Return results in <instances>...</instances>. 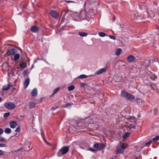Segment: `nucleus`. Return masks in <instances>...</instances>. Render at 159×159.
Listing matches in <instances>:
<instances>
[{"mask_svg":"<svg viewBox=\"0 0 159 159\" xmlns=\"http://www.w3.org/2000/svg\"><path fill=\"white\" fill-rule=\"evenodd\" d=\"M130 135V133H125L123 136V138L126 139Z\"/></svg>","mask_w":159,"mask_h":159,"instance_id":"nucleus-30","label":"nucleus"},{"mask_svg":"<svg viewBox=\"0 0 159 159\" xmlns=\"http://www.w3.org/2000/svg\"><path fill=\"white\" fill-rule=\"evenodd\" d=\"M106 69L104 68H102L96 71L95 73V74L97 75H99L102 73L106 72Z\"/></svg>","mask_w":159,"mask_h":159,"instance_id":"nucleus-15","label":"nucleus"},{"mask_svg":"<svg viewBox=\"0 0 159 159\" xmlns=\"http://www.w3.org/2000/svg\"><path fill=\"white\" fill-rule=\"evenodd\" d=\"M45 142L48 145H49L50 144V143H49L47 141H45Z\"/></svg>","mask_w":159,"mask_h":159,"instance_id":"nucleus-49","label":"nucleus"},{"mask_svg":"<svg viewBox=\"0 0 159 159\" xmlns=\"http://www.w3.org/2000/svg\"><path fill=\"white\" fill-rule=\"evenodd\" d=\"M20 127H18L15 129V131L16 132H19L20 131Z\"/></svg>","mask_w":159,"mask_h":159,"instance_id":"nucleus-36","label":"nucleus"},{"mask_svg":"<svg viewBox=\"0 0 159 159\" xmlns=\"http://www.w3.org/2000/svg\"><path fill=\"white\" fill-rule=\"evenodd\" d=\"M1 101H2V98H0V102Z\"/></svg>","mask_w":159,"mask_h":159,"instance_id":"nucleus-50","label":"nucleus"},{"mask_svg":"<svg viewBox=\"0 0 159 159\" xmlns=\"http://www.w3.org/2000/svg\"><path fill=\"white\" fill-rule=\"evenodd\" d=\"M20 67H25L26 66V63L24 62L20 63Z\"/></svg>","mask_w":159,"mask_h":159,"instance_id":"nucleus-29","label":"nucleus"},{"mask_svg":"<svg viewBox=\"0 0 159 159\" xmlns=\"http://www.w3.org/2000/svg\"><path fill=\"white\" fill-rule=\"evenodd\" d=\"M79 16H80V20H83L84 18H85V15L82 13L80 12L79 14Z\"/></svg>","mask_w":159,"mask_h":159,"instance_id":"nucleus-20","label":"nucleus"},{"mask_svg":"<svg viewBox=\"0 0 159 159\" xmlns=\"http://www.w3.org/2000/svg\"><path fill=\"white\" fill-rule=\"evenodd\" d=\"M7 146L4 143H0V147H6Z\"/></svg>","mask_w":159,"mask_h":159,"instance_id":"nucleus-38","label":"nucleus"},{"mask_svg":"<svg viewBox=\"0 0 159 159\" xmlns=\"http://www.w3.org/2000/svg\"><path fill=\"white\" fill-rule=\"evenodd\" d=\"M4 106L7 109L12 110L16 107V105L14 103L12 102H6L4 103Z\"/></svg>","mask_w":159,"mask_h":159,"instance_id":"nucleus-3","label":"nucleus"},{"mask_svg":"<svg viewBox=\"0 0 159 159\" xmlns=\"http://www.w3.org/2000/svg\"><path fill=\"white\" fill-rule=\"evenodd\" d=\"M28 72V71L26 70H25L23 72V74L24 76H25L27 75Z\"/></svg>","mask_w":159,"mask_h":159,"instance_id":"nucleus-37","label":"nucleus"},{"mask_svg":"<svg viewBox=\"0 0 159 159\" xmlns=\"http://www.w3.org/2000/svg\"><path fill=\"white\" fill-rule=\"evenodd\" d=\"M58 108V107H53L51 108V109L52 110H55Z\"/></svg>","mask_w":159,"mask_h":159,"instance_id":"nucleus-42","label":"nucleus"},{"mask_svg":"<svg viewBox=\"0 0 159 159\" xmlns=\"http://www.w3.org/2000/svg\"><path fill=\"white\" fill-rule=\"evenodd\" d=\"M35 103L34 102H31L30 103L29 107L30 109H32L35 107Z\"/></svg>","mask_w":159,"mask_h":159,"instance_id":"nucleus-19","label":"nucleus"},{"mask_svg":"<svg viewBox=\"0 0 159 159\" xmlns=\"http://www.w3.org/2000/svg\"><path fill=\"white\" fill-rule=\"evenodd\" d=\"M17 125V123L14 121H11L10 123V126L11 128H16Z\"/></svg>","mask_w":159,"mask_h":159,"instance_id":"nucleus-14","label":"nucleus"},{"mask_svg":"<svg viewBox=\"0 0 159 159\" xmlns=\"http://www.w3.org/2000/svg\"><path fill=\"white\" fill-rule=\"evenodd\" d=\"M10 115V112H7L5 113L4 114V117H6Z\"/></svg>","mask_w":159,"mask_h":159,"instance_id":"nucleus-34","label":"nucleus"},{"mask_svg":"<svg viewBox=\"0 0 159 159\" xmlns=\"http://www.w3.org/2000/svg\"><path fill=\"white\" fill-rule=\"evenodd\" d=\"M69 150V147L68 146H64L59 150L57 154V156L61 157L67 153Z\"/></svg>","mask_w":159,"mask_h":159,"instance_id":"nucleus-2","label":"nucleus"},{"mask_svg":"<svg viewBox=\"0 0 159 159\" xmlns=\"http://www.w3.org/2000/svg\"><path fill=\"white\" fill-rule=\"evenodd\" d=\"M109 37L111 39H112L114 40H115L116 39V37L115 36H112L111 35H109Z\"/></svg>","mask_w":159,"mask_h":159,"instance_id":"nucleus-39","label":"nucleus"},{"mask_svg":"<svg viewBox=\"0 0 159 159\" xmlns=\"http://www.w3.org/2000/svg\"><path fill=\"white\" fill-rule=\"evenodd\" d=\"M4 132L2 128H0V135L2 134Z\"/></svg>","mask_w":159,"mask_h":159,"instance_id":"nucleus-41","label":"nucleus"},{"mask_svg":"<svg viewBox=\"0 0 159 159\" xmlns=\"http://www.w3.org/2000/svg\"><path fill=\"white\" fill-rule=\"evenodd\" d=\"M154 114L156 115L157 113V109H155L154 111Z\"/></svg>","mask_w":159,"mask_h":159,"instance_id":"nucleus-45","label":"nucleus"},{"mask_svg":"<svg viewBox=\"0 0 159 159\" xmlns=\"http://www.w3.org/2000/svg\"><path fill=\"white\" fill-rule=\"evenodd\" d=\"M39 30V27L33 25L30 28V30L32 32H35Z\"/></svg>","mask_w":159,"mask_h":159,"instance_id":"nucleus-10","label":"nucleus"},{"mask_svg":"<svg viewBox=\"0 0 159 159\" xmlns=\"http://www.w3.org/2000/svg\"><path fill=\"white\" fill-rule=\"evenodd\" d=\"M30 80L29 78L26 79L24 81V86L25 89H26L30 84Z\"/></svg>","mask_w":159,"mask_h":159,"instance_id":"nucleus-13","label":"nucleus"},{"mask_svg":"<svg viewBox=\"0 0 159 159\" xmlns=\"http://www.w3.org/2000/svg\"><path fill=\"white\" fill-rule=\"evenodd\" d=\"M115 157L116 158V156L115 155Z\"/></svg>","mask_w":159,"mask_h":159,"instance_id":"nucleus-51","label":"nucleus"},{"mask_svg":"<svg viewBox=\"0 0 159 159\" xmlns=\"http://www.w3.org/2000/svg\"><path fill=\"white\" fill-rule=\"evenodd\" d=\"M152 142V141L151 140H150L148 142L146 143L145 144V145L146 146H148V145H150Z\"/></svg>","mask_w":159,"mask_h":159,"instance_id":"nucleus-35","label":"nucleus"},{"mask_svg":"<svg viewBox=\"0 0 159 159\" xmlns=\"http://www.w3.org/2000/svg\"><path fill=\"white\" fill-rule=\"evenodd\" d=\"M11 87V85L9 84L5 85L3 87L2 90L4 91H7L10 89Z\"/></svg>","mask_w":159,"mask_h":159,"instance_id":"nucleus-17","label":"nucleus"},{"mask_svg":"<svg viewBox=\"0 0 159 159\" xmlns=\"http://www.w3.org/2000/svg\"><path fill=\"white\" fill-rule=\"evenodd\" d=\"M140 100V98H136V100L137 101H139Z\"/></svg>","mask_w":159,"mask_h":159,"instance_id":"nucleus-48","label":"nucleus"},{"mask_svg":"<svg viewBox=\"0 0 159 159\" xmlns=\"http://www.w3.org/2000/svg\"><path fill=\"white\" fill-rule=\"evenodd\" d=\"M4 154V152L2 150H0V155H3Z\"/></svg>","mask_w":159,"mask_h":159,"instance_id":"nucleus-43","label":"nucleus"},{"mask_svg":"<svg viewBox=\"0 0 159 159\" xmlns=\"http://www.w3.org/2000/svg\"><path fill=\"white\" fill-rule=\"evenodd\" d=\"M127 126L128 130H130L132 131L135 127V125L134 123L129 121L128 122Z\"/></svg>","mask_w":159,"mask_h":159,"instance_id":"nucleus-6","label":"nucleus"},{"mask_svg":"<svg viewBox=\"0 0 159 159\" xmlns=\"http://www.w3.org/2000/svg\"><path fill=\"white\" fill-rule=\"evenodd\" d=\"M80 84H81V85L82 86H84L86 84L85 83H80Z\"/></svg>","mask_w":159,"mask_h":159,"instance_id":"nucleus-47","label":"nucleus"},{"mask_svg":"<svg viewBox=\"0 0 159 159\" xmlns=\"http://www.w3.org/2000/svg\"><path fill=\"white\" fill-rule=\"evenodd\" d=\"M16 49L15 48H10L8 50L7 54V56H11L14 55L16 53L15 51Z\"/></svg>","mask_w":159,"mask_h":159,"instance_id":"nucleus-8","label":"nucleus"},{"mask_svg":"<svg viewBox=\"0 0 159 159\" xmlns=\"http://www.w3.org/2000/svg\"><path fill=\"white\" fill-rule=\"evenodd\" d=\"M99 35L101 37H104L105 36L107 35V34L104 32H100L98 33Z\"/></svg>","mask_w":159,"mask_h":159,"instance_id":"nucleus-27","label":"nucleus"},{"mask_svg":"<svg viewBox=\"0 0 159 159\" xmlns=\"http://www.w3.org/2000/svg\"><path fill=\"white\" fill-rule=\"evenodd\" d=\"M87 77V76L85 75H81L78 77V78L82 79L86 78Z\"/></svg>","mask_w":159,"mask_h":159,"instance_id":"nucleus-26","label":"nucleus"},{"mask_svg":"<svg viewBox=\"0 0 159 159\" xmlns=\"http://www.w3.org/2000/svg\"><path fill=\"white\" fill-rule=\"evenodd\" d=\"M105 145L102 143H96L93 145V148H96V151L101 150L105 148Z\"/></svg>","mask_w":159,"mask_h":159,"instance_id":"nucleus-4","label":"nucleus"},{"mask_svg":"<svg viewBox=\"0 0 159 159\" xmlns=\"http://www.w3.org/2000/svg\"><path fill=\"white\" fill-rule=\"evenodd\" d=\"M32 148H30V143H27L25 144L23 147L18 149V151H21L23 150L24 151H28L30 150Z\"/></svg>","mask_w":159,"mask_h":159,"instance_id":"nucleus-5","label":"nucleus"},{"mask_svg":"<svg viewBox=\"0 0 159 159\" xmlns=\"http://www.w3.org/2000/svg\"><path fill=\"white\" fill-rule=\"evenodd\" d=\"M159 139V136H157L153 138L152 139L153 141L155 142L158 140Z\"/></svg>","mask_w":159,"mask_h":159,"instance_id":"nucleus-31","label":"nucleus"},{"mask_svg":"<svg viewBox=\"0 0 159 159\" xmlns=\"http://www.w3.org/2000/svg\"><path fill=\"white\" fill-rule=\"evenodd\" d=\"M31 95L34 97L36 96L37 94V90L36 88H34L31 93Z\"/></svg>","mask_w":159,"mask_h":159,"instance_id":"nucleus-16","label":"nucleus"},{"mask_svg":"<svg viewBox=\"0 0 159 159\" xmlns=\"http://www.w3.org/2000/svg\"><path fill=\"white\" fill-rule=\"evenodd\" d=\"M71 104L70 103H68L66 105V106H65V107H68L69 106H70L71 105Z\"/></svg>","mask_w":159,"mask_h":159,"instance_id":"nucleus-46","label":"nucleus"},{"mask_svg":"<svg viewBox=\"0 0 159 159\" xmlns=\"http://www.w3.org/2000/svg\"><path fill=\"white\" fill-rule=\"evenodd\" d=\"M59 89L58 88H57L54 91L53 93V94H55L56 93H57L59 90Z\"/></svg>","mask_w":159,"mask_h":159,"instance_id":"nucleus-33","label":"nucleus"},{"mask_svg":"<svg viewBox=\"0 0 159 159\" xmlns=\"http://www.w3.org/2000/svg\"><path fill=\"white\" fill-rule=\"evenodd\" d=\"M75 89L74 86L73 85H71L69 87L68 89L69 91H71Z\"/></svg>","mask_w":159,"mask_h":159,"instance_id":"nucleus-28","label":"nucleus"},{"mask_svg":"<svg viewBox=\"0 0 159 159\" xmlns=\"http://www.w3.org/2000/svg\"><path fill=\"white\" fill-rule=\"evenodd\" d=\"M79 34L80 36L84 37L86 36L88 34L83 32H80L79 33Z\"/></svg>","mask_w":159,"mask_h":159,"instance_id":"nucleus-21","label":"nucleus"},{"mask_svg":"<svg viewBox=\"0 0 159 159\" xmlns=\"http://www.w3.org/2000/svg\"><path fill=\"white\" fill-rule=\"evenodd\" d=\"M88 150L92 152H94L95 151H96V149H93L92 148H89L88 149Z\"/></svg>","mask_w":159,"mask_h":159,"instance_id":"nucleus-40","label":"nucleus"},{"mask_svg":"<svg viewBox=\"0 0 159 159\" xmlns=\"http://www.w3.org/2000/svg\"><path fill=\"white\" fill-rule=\"evenodd\" d=\"M150 77L151 79L153 80H155L157 78V76H156L155 74H152L150 76Z\"/></svg>","mask_w":159,"mask_h":159,"instance_id":"nucleus-24","label":"nucleus"},{"mask_svg":"<svg viewBox=\"0 0 159 159\" xmlns=\"http://www.w3.org/2000/svg\"><path fill=\"white\" fill-rule=\"evenodd\" d=\"M125 147L123 145L118 146L116 149V152L118 153H122L124 152Z\"/></svg>","mask_w":159,"mask_h":159,"instance_id":"nucleus-7","label":"nucleus"},{"mask_svg":"<svg viewBox=\"0 0 159 159\" xmlns=\"http://www.w3.org/2000/svg\"><path fill=\"white\" fill-rule=\"evenodd\" d=\"M5 132L7 134H9L11 132V130L10 128H7L5 129Z\"/></svg>","mask_w":159,"mask_h":159,"instance_id":"nucleus-25","label":"nucleus"},{"mask_svg":"<svg viewBox=\"0 0 159 159\" xmlns=\"http://www.w3.org/2000/svg\"><path fill=\"white\" fill-rule=\"evenodd\" d=\"M122 52V50L120 48L117 49L116 52V55H119Z\"/></svg>","mask_w":159,"mask_h":159,"instance_id":"nucleus-23","label":"nucleus"},{"mask_svg":"<svg viewBox=\"0 0 159 159\" xmlns=\"http://www.w3.org/2000/svg\"><path fill=\"white\" fill-rule=\"evenodd\" d=\"M154 89H157L159 91V83L154 85Z\"/></svg>","mask_w":159,"mask_h":159,"instance_id":"nucleus-32","label":"nucleus"},{"mask_svg":"<svg viewBox=\"0 0 159 159\" xmlns=\"http://www.w3.org/2000/svg\"><path fill=\"white\" fill-rule=\"evenodd\" d=\"M66 2L67 3H74L75 2L72 1H66Z\"/></svg>","mask_w":159,"mask_h":159,"instance_id":"nucleus-44","label":"nucleus"},{"mask_svg":"<svg viewBox=\"0 0 159 159\" xmlns=\"http://www.w3.org/2000/svg\"><path fill=\"white\" fill-rule=\"evenodd\" d=\"M50 14L52 17L55 19H57L58 17V14L54 10H52L50 11Z\"/></svg>","mask_w":159,"mask_h":159,"instance_id":"nucleus-9","label":"nucleus"},{"mask_svg":"<svg viewBox=\"0 0 159 159\" xmlns=\"http://www.w3.org/2000/svg\"><path fill=\"white\" fill-rule=\"evenodd\" d=\"M16 134H16L14 136H13L12 137H11L10 138H10H11V140L13 143L16 142L19 139V137L18 136H16Z\"/></svg>","mask_w":159,"mask_h":159,"instance_id":"nucleus-12","label":"nucleus"},{"mask_svg":"<svg viewBox=\"0 0 159 159\" xmlns=\"http://www.w3.org/2000/svg\"><path fill=\"white\" fill-rule=\"evenodd\" d=\"M20 57V56L19 54L16 53L15 54V55L14 57V60L15 61H16L17 60L19 59Z\"/></svg>","mask_w":159,"mask_h":159,"instance_id":"nucleus-18","label":"nucleus"},{"mask_svg":"<svg viewBox=\"0 0 159 159\" xmlns=\"http://www.w3.org/2000/svg\"><path fill=\"white\" fill-rule=\"evenodd\" d=\"M121 96L129 101H132L134 99L133 95H131L125 91H122L121 92Z\"/></svg>","mask_w":159,"mask_h":159,"instance_id":"nucleus-1","label":"nucleus"},{"mask_svg":"<svg viewBox=\"0 0 159 159\" xmlns=\"http://www.w3.org/2000/svg\"><path fill=\"white\" fill-rule=\"evenodd\" d=\"M7 140L4 138L0 136V142L6 143L7 142Z\"/></svg>","mask_w":159,"mask_h":159,"instance_id":"nucleus-22","label":"nucleus"},{"mask_svg":"<svg viewBox=\"0 0 159 159\" xmlns=\"http://www.w3.org/2000/svg\"><path fill=\"white\" fill-rule=\"evenodd\" d=\"M126 59L128 61V62L130 63L134 60L135 57L133 55H129L127 57Z\"/></svg>","mask_w":159,"mask_h":159,"instance_id":"nucleus-11","label":"nucleus"}]
</instances>
